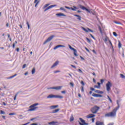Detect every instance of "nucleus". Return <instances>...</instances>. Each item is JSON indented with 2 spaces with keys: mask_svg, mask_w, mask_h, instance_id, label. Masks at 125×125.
Segmentation results:
<instances>
[{
  "mask_svg": "<svg viewBox=\"0 0 125 125\" xmlns=\"http://www.w3.org/2000/svg\"><path fill=\"white\" fill-rule=\"evenodd\" d=\"M117 104L118 105V106L116 107L112 111H111V112L105 114L104 116L105 117H112V118L115 117L116 116L117 111L120 107V105L119 104V102L118 101H117Z\"/></svg>",
  "mask_w": 125,
  "mask_h": 125,
  "instance_id": "1",
  "label": "nucleus"
},
{
  "mask_svg": "<svg viewBox=\"0 0 125 125\" xmlns=\"http://www.w3.org/2000/svg\"><path fill=\"white\" fill-rule=\"evenodd\" d=\"M39 104V103H35L30 105L29 106V109H28V111L31 112L35 111L37 108H38V106H38Z\"/></svg>",
  "mask_w": 125,
  "mask_h": 125,
  "instance_id": "2",
  "label": "nucleus"
},
{
  "mask_svg": "<svg viewBox=\"0 0 125 125\" xmlns=\"http://www.w3.org/2000/svg\"><path fill=\"white\" fill-rule=\"evenodd\" d=\"M63 97L62 96L56 95H53V94L49 95L47 97V99L57 98L59 99H63Z\"/></svg>",
  "mask_w": 125,
  "mask_h": 125,
  "instance_id": "3",
  "label": "nucleus"
},
{
  "mask_svg": "<svg viewBox=\"0 0 125 125\" xmlns=\"http://www.w3.org/2000/svg\"><path fill=\"white\" fill-rule=\"evenodd\" d=\"M99 109H100L99 106L95 105L94 106V107L91 108L90 111H91V112H92V113L96 114Z\"/></svg>",
  "mask_w": 125,
  "mask_h": 125,
  "instance_id": "4",
  "label": "nucleus"
},
{
  "mask_svg": "<svg viewBox=\"0 0 125 125\" xmlns=\"http://www.w3.org/2000/svg\"><path fill=\"white\" fill-rule=\"evenodd\" d=\"M68 47H69V48L70 50H73L74 51V56H76V57H78V54H77L78 52H77L76 49H75L74 47H72L71 46V45H70V44H68Z\"/></svg>",
  "mask_w": 125,
  "mask_h": 125,
  "instance_id": "5",
  "label": "nucleus"
},
{
  "mask_svg": "<svg viewBox=\"0 0 125 125\" xmlns=\"http://www.w3.org/2000/svg\"><path fill=\"white\" fill-rule=\"evenodd\" d=\"M112 86V83L110 81H108L107 83L106 84V90L109 92L111 89V87Z\"/></svg>",
  "mask_w": 125,
  "mask_h": 125,
  "instance_id": "6",
  "label": "nucleus"
},
{
  "mask_svg": "<svg viewBox=\"0 0 125 125\" xmlns=\"http://www.w3.org/2000/svg\"><path fill=\"white\" fill-rule=\"evenodd\" d=\"M64 8L65 9H68V10H71L72 11H76V9H78V8H77V7H76L75 6H73V7H69L65 6L64 7Z\"/></svg>",
  "mask_w": 125,
  "mask_h": 125,
  "instance_id": "7",
  "label": "nucleus"
},
{
  "mask_svg": "<svg viewBox=\"0 0 125 125\" xmlns=\"http://www.w3.org/2000/svg\"><path fill=\"white\" fill-rule=\"evenodd\" d=\"M54 35H52V36H51L50 37H49L47 40L45 41L44 42H43V44H46L47 42H49L50 41H51L53 38H54Z\"/></svg>",
  "mask_w": 125,
  "mask_h": 125,
  "instance_id": "8",
  "label": "nucleus"
},
{
  "mask_svg": "<svg viewBox=\"0 0 125 125\" xmlns=\"http://www.w3.org/2000/svg\"><path fill=\"white\" fill-rule=\"evenodd\" d=\"M79 120L81 122V123L79 122V124L80 125H88V124L86 123L85 121L84 120H83L82 118H80Z\"/></svg>",
  "mask_w": 125,
  "mask_h": 125,
  "instance_id": "9",
  "label": "nucleus"
},
{
  "mask_svg": "<svg viewBox=\"0 0 125 125\" xmlns=\"http://www.w3.org/2000/svg\"><path fill=\"white\" fill-rule=\"evenodd\" d=\"M62 88V86H56V87H53L47 88V89H56V90H61Z\"/></svg>",
  "mask_w": 125,
  "mask_h": 125,
  "instance_id": "10",
  "label": "nucleus"
},
{
  "mask_svg": "<svg viewBox=\"0 0 125 125\" xmlns=\"http://www.w3.org/2000/svg\"><path fill=\"white\" fill-rule=\"evenodd\" d=\"M55 6H57V5L55 4V5H51L48 7H47L44 10V12H46L47 10L55 7Z\"/></svg>",
  "mask_w": 125,
  "mask_h": 125,
  "instance_id": "11",
  "label": "nucleus"
},
{
  "mask_svg": "<svg viewBox=\"0 0 125 125\" xmlns=\"http://www.w3.org/2000/svg\"><path fill=\"white\" fill-rule=\"evenodd\" d=\"M92 96H93L94 97H96V98H102L103 97V96L102 95L95 94V93H93V94H92Z\"/></svg>",
  "mask_w": 125,
  "mask_h": 125,
  "instance_id": "12",
  "label": "nucleus"
},
{
  "mask_svg": "<svg viewBox=\"0 0 125 125\" xmlns=\"http://www.w3.org/2000/svg\"><path fill=\"white\" fill-rule=\"evenodd\" d=\"M95 117V115L93 114H90L88 115L87 116H86V118L87 119H90V118H93Z\"/></svg>",
  "mask_w": 125,
  "mask_h": 125,
  "instance_id": "13",
  "label": "nucleus"
},
{
  "mask_svg": "<svg viewBox=\"0 0 125 125\" xmlns=\"http://www.w3.org/2000/svg\"><path fill=\"white\" fill-rule=\"evenodd\" d=\"M56 15L58 17H66V15H65L63 13H59L58 14H56Z\"/></svg>",
  "mask_w": 125,
  "mask_h": 125,
  "instance_id": "14",
  "label": "nucleus"
},
{
  "mask_svg": "<svg viewBox=\"0 0 125 125\" xmlns=\"http://www.w3.org/2000/svg\"><path fill=\"white\" fill-rule=\"evenodd\" d=\"M82 28L86 32H88L89 31V32H93V30H92L91 29H89L88 28H87V29H85L84 27H82Z\"/></svg>",
  "mask_w": 125,
  "mask_h": 125,
  "instance_id": "15",
  "label": "nucleus"
},
{
  "mask_svg": "<svg viewBox=\"0 0 125 125\" xmlns=\"http://www.w3.org/2000/svg\"><path fill=\"white\" fill-rule=\"evenodd\" d=\"M80 8L83 10H86L87 12H88V13H90V11L88 9L86 8V7H85L83 6H80Z\"/></svg>",
  "mask_w": 125,
  "mask_h": 125,
  "instance_id": "16",
  "label": "nucleus"
},
{
  "mask_svg": "<svg viewBox=\"0 0 125 125\" xmlns=\"http://www.w3.org/2000/svg\"><path fill=\"white\" fill-rule=\"evenodd\" d=\"M65 45H56L54 48V50H56L57 49V48H60V47H65Z\"/></svg>",
  "mask_w": 125,
  "mask_h": 125,
  "instance_id": "17",
  "label": "nucleus"
},
{
  "mask_svg": "<svg viewBox=\"0 0 125 125\" xmlns=\"http://www.w3.org/2000/svg\"><path fill=\"white\" fill-rule=\"evenodd\" d=\"M59 64V62L57 61L53 65L51 66V68H53L54 67H56V66H57Z\"/></svg>",
  "mask_w": 125,
  "mask_h": 125,
  "instance_id": "18",
  "label": "nucleus"
},
{
  "mask_svg": "<svg viewBox=\"0 0 125 125\" xmlns=\"http://www.w3.org/2000/svg\"><path fill=\"white\" fill-rule=\"evenodd\" d=\"M110 40L108 38V37H105L104 39V42L105 43H107V42H109Z\"/></svg>",
  "mask_w": 125,
  "mask_h": 125,
  "instance_id": "19",
  "label": "nucleus"
},
{
  "mask_svg": "<svg viewBox=\"0 0 125 125\" xmlns=\"http://www.w3.org/2000/svg\"><path fill=\"white\" fill-rule=\"evenodd\" d=\"M96 125H104V123L103 122L98 121L96 122Z\"/></svg>",
  "mask_w": 125,
  "mask_h": 125,
  "instance_id": "20",
  "label": "nucleus"
},
{
  "mask_svg": "<svg viewBox=\"0 0 125 125\" xmlns=\"http://www.w3.org/2000/svg\"><path fill=\"white\" fill-rule=\"evenodd\" d=\"M95 93H99V94H103L104 92L102 91L98 90H95L94 91Z\"/></svg>",
  "mask_w": 125,
  "mask_h": 125,
  "instance_id": "21",
  "label": "nucleus"
},
{
  "mask_svg": "<svg viewBox=\"0 0 125 125\" xmlns=\"http://www.w3.org/2000/svg\"><path fill=\"white\" fill-rule=\"evenodd\" d=\"M74 16L75 17H78L77 19L79 21H81V17L79 15H77V14H75L74 15Z\"/></svg>",
  "mask_w": 125,
  "mask_h": 125,
  "instance_id": "22",
  "label": "nucleus"
},
{
  "mask_svg": "<svg viewBox=\"0 0 125 125\" xmlns=\"http://www.w3.org/2000/svg\"><path fill=\"white\" fill-rule=\"evenodd\" d=\"M57 123V122H51L48 123V124L50 125H55V124Z\"/></svg>",
  "mask_w": 125,
  "mask_h": 125,
  "instance_id": "23",
  "label": "nucleus"
},
{
  "mask_svg": "<svg viewBox=\"0 0 125 125\" xmlns=\"http://www.w3.org/2000/svg\"><path fill=\"white\" fill-rule=\"evenodd\" d=\"M17 76V74H15L13 76H10L8 78V79H11Z\"/></svg>",
  "mask_w": 125,
  "mask_h": 125,
  "instance_id": "24",
  "label": "nucleus"
},
{
  "mask_svg": "<svg viewBox=\"0 0 125 125\" xmlns=\"http://www.w3.org/2000/svg\"><path fill=\"white\" fill-rule=\"evenodd\" d=\"M74 120H75V119H74L73 116V115H71V116H70V122H72V121H74Z\"/></svg>",
  "mask_w": 125,
  "mask_h": 125,
  "instance_id": "25",
  "label": "nucleus"
},
{
  "mask_svg": "<svg viewBox=\"0 0 125 125\" xmlns=\"http://www.w3.org/2000/svg\"><path fill=\"white\" fill-rule=\"evenodd\" d=\"M58 107V105H52V106H50V108H51V109H55V108H57Z\"/></svg>",
  "mask_w": 125,
  "mask_h": 125,
  "instance_id": "26",
  "label": "nucleus"
},
{
  "mask_svg": "<svg viewBox=\"0 0 125 125\" xmlns=\"http://www.w3.org/2000/svg\"><path fill=\"white\" fill-rule=\"evenodd\" d=\"M98 28H99V31L100 32V33H101L102 35H103V32L102 31V28L100 26H99Z\"/></svg>",
  "mask_w": 125,
  "mask_h": 125,
  "instance_id": "27",
  "label": "nucleus"
},
{
  "mask_svg": "<svg viewBox=\"0 0 125 125\" xmlns=\"http://www.w3.org/2000/svg\"><path fill=\"white\" fill-rule=\"evenodd\" d=\"M118 42H119L118 47L119 48H121L122 47V43L120 41H118Z\"/></svg>",
  "mask_w": 125,
  "mask_h": 125,
  "instance_id": "28",
  "label": "nucleus"
},
{
  "mask_svg": "<svg viewBox=\"0 0 125 125\" xmlns=\"http://www.w3.org/2000/svg\"><path fill=\"white\" fill-rule=\"evenodd\" d=\"M59 110H60L59 108H58V109H55V110H53V111H52V113H56L58 112Z\"/></svg>",
  "mask_w": 125,
  "mask_h": 125,
  "instance_id": "29",
  "label": "nucleus"
},
{
  "mask_svg": "<svg viewBox=\"0 0 125 125\" xmlns=\"http://www.w3.org/2000/svg\"><path fill=\"white\" fill-rule=\"evenodd\" d=\"M35 72H36L35 68L33 67V69H32V74H34L35 73Z\"/></svg>",
  "mask_w": 125,
  "mask_h": 125,
  "instance_id": "30",
  "label": "nucleus"
},
{
  "mask_svg": "<svg viewBox=\"0 0 125 125\" xmlns=\"http://www.w3.org/2000/svg\"><path fill=\"white\" fill-rule=\"evenodd\" d=\"M0 114L1 115H4L5 114V111H3V110H0Z\"/></svg>",
  "mask_w": 125,
  "mask_h": 125,
  "instance_id": "31",
  "label": "nucleus"
},
{
  "mask_svg": "<svg viewBox=\"0 0 125 125\" xmlns=\"http://www.w3.org/2000/svg\"><path fill=\"white\" fill-rule=\"evenodd\" d=\"M120 77L122 79H125V76L123 74H120Z\"/></svg>",
  "mask_w": 125,
  "mask_h": 125,
  "instance_id": "32",
  "label": "nucleus"
},
{
  "mask_svg": "<svg viewBox=\"0 0 125 125\" xmlns=\"http://www.w3.org/2000/svg\"><path fill=\"white\" fill-rule=\"evenodd\" d=\"M104 81H105L104 79H101L100 80L101 84H103Z\"/></svg>",
  "mask_w": 125,
  "mask_h": 125,
  "instance_id": "33",
  "label": "nucleus"
},
{
  "mask_svg": "<svg viewBox=\"0 0 125 125\" xmlns=\"http://www.w3.org/2000/svg\"><path fill=\"white\" fill-rule=\"evenodd\" d=\"M49 5H50V4H46L43 6V8H46L47 7V6H48Z\"/></svg>",
  "mask_w": 125,
  "mask_h": 125,
  "instance_id": "34",
  "label": "nucleus"
},
{
  "mask_svg": "<svg viewBox=\"0 0 125 125\" xmlns=\"http://www.w3.org/2000/svg\"><path fill=\"white\" fill-rule=\"evenodd\" d=\"M17 95H18V94H17V93L15 95V97L14 98V101H16V99H17Z\"/></svg>",
  "mask_w": 125,
  "mask_h": 125,
  "instance_id": "35",
  "label": "nucleus"
},
{
  "mask_svg": "<svg viewBox=\"0 0 125 125\" xmlns=\"http://www.w3.org/2000/svg\"><path fill=\"white\" fill-rule=\"evenodd\" d=\"M86 40L87 41L88 43H90L91 42L90 40L88 38H86Z\"/></svg>",
  "mask_w": 125,
  "mask_h": 125,
  "instance_id": "36",
  "label": "nucleus"
},
{
  "mask_svg": "<svg viewBox=\"0 0 125 125\" xmlns=\"http://www.w3.org/2000/svg\"><path fill=\"white\" fill-rule=\"evenodd\" d=\"M107 98L108 99V100H109V101L110 102V103H112V101L111 100V99H110V98L109 97V96H107Z\"/></svg>",
  "mask_w": 125,
  "mask_h": 125,
  "instance_id": "37",
  "label": "nucleus"
},
{
  "mask_svg": "<svg viewBox=\"0 0 125 125\" xmlns=\"http://www.w3.org/2000/svg\"><path fill=\"white\" fill-rule=\"evenodd\" d=\"M90 35L91 36V37H92V38L93 39H94V40H96V39L95 38V37L92 35V34H90Z\"/></svg>",
  "mask_w": 125,
  "mask_h": 125,
  "instance_id": "38",
  "label": "nucleus"
},
{
  "mask_svg": "<svg viewBox=\"0 0 125 125\" xmlns=\"http://www.w3.org/2000/svg\"><path fill=\"white\" fill-rule=\"evenodd\" d=\"M113 35H114L115 37H117L118 35H117V34L115 32H114L113 33Z\"/></svg>",
  "mask_w": 125,
  "mask_h": 125,
  "instance_id": "39",
  "label": "nucleus"
},
{
  "mask_svg": "<svg viewBox=\"0 0 125 125\" xmlns=\"http://www.w3.org/2000/svg\"><path fill=\"white\" fill-rule=\"evenodd\" d=\"M70 66L71 67H72V68H74V69H76V66L75 65H74L73 64H71Z\"/></svg>",
  "mask_w": 125,
  "mask_h": 125,
  "instance_id": "40",
  "label": "nucleus"
},
{
  "mask_svg": "<svg viewBox=\"0 0 125 125\" xmlns=\"http://www.w3.org/2000/svg\"><path fill=\"white\" fill-rule=\"evenodd\" d=\"M60 10H62V11H66V10L64 9V8H63V7H61L60 8Z\"/></svg>",
  "mask_w": 125,
  "mask_h": 125,
  "instance_id": "41",
  "label": "nucleus"
},
{
  "mask_svg": "<svg viewBox=\"0 0 125 125\" xmlns=\"http://www.w3.org/2000/svg\"><path fill=\"white\" fill-rule=\"evenodd\" d=\"M60 70H56V71H55L54 72V74H56V73H60Z\"/></svg>",
  "mask_w": 125,
  "mask_h": 125,
  "instance_id": "42",
  "label": "nucleus"
},
{
  "mask_svg": "<svg viewBox=\"0 0 125 125\" xmlns=\"http://www.w3.org/2000/svg\"><path fill=\"white\" fill-rule=\"evenodd\" d=\"M39 2H40V1H38L37 3H36V4L35 5V7H36V6H37V5Z\"/></svg>",
  "mask_w": 125,
  "mask_h": 125,
  "instance_id": "43",
  "label": "nucleus"
},
{
  "mask_svg": "<svg viewBox=\"0 0 125 125\" xmlns=\"http://www.w3.org/2000/svg\"><path fill=\"white\" fill-rule=\"evenodd\" d=\"M94 88H101L100 87H99L98 85H94Z\"/></svg>",
  "mask_w": 125,
  "mask_h": 125,
  "instance_id": "44",
  "label": "nucleus"
},
{
  "mask_svg": "<svg viewBox=\"0 0 125 125\" xmlns=\"http://www.w3.org/2000/svg\"><path fill=\"white\" fill-rule=\"evenodd\" d=\"M16 115V113H14L9 114V115H10V116H11V115Z\"/></svg>",
  "mask_w": 125,
  "mask_h": 125,
  "instance_id": "45",
  "label": "nucleus"
},
{
  "mask_svg": "<svg viewBox=\"0 0 125 125\" xmlns=\"http://www.w3.org/2000/svg\"><path fill=\"white\" fill-rule=\"evenodd\" d=\"M81 83L82 84L83 86L84 85V83H83V81H81Z\"/></svg>",
  "mask_w": 125,
  "mask_h": 125,
  "instance_id": "46",
  "label": "nucleus"
},
{
  "mask_svg": "<svg viewBox=\"0 0 125 125\" xmlns=\"http://www.w3.org/2000/svg\"><path fill=\"white\" fill-rule=\"evenodd\" d=\"M101 83H97V84L98 85V86H99V87H100V88L101 87Z\"/></svg>",
  "mask_w": 125,
  "mask_h": 125,
  "instance_id": "47",
  "label": "nucleus"
},
{
  "mask_svg": "<svg viewBox=\"0 0 125 125\" xmlns=\"http://www.w3.org/2000/svg\"><path fill=\"white\" fill-rule=\"evenodd\" d=\"M114 22H115L116 24H121V23L119 22V21H114Z\"/></svg>",
  "mask_w": 125,
  "mask_h": 125,
  "instance_id": "48",
  "label": "nucleus"
},
{
  "mask_svg": "<svg viewBox=\"0 0 125 125\" xmlns=\"http://www.w3.org/2000/svg\"><path fill=\"white\" fill-rule=\"evenodd\" d=\"M85 49L88 52H90L89 50L86 47H85Z\"/></svg>",
  "mask_w": 125,
  "mask_h": 125,
  "instance_id": "49",
  "label": "nucleus"
},
{
  "mask_svg": "<svg viewBox=\"0 0 125 125\" xmlns=\"http://www.w3.org/2000/svg\"><path fill=\"white\" fill-rule=\"evenodd\" d=\"M27 25H28V29H30V25H29V23H28V21H27Z\"/></svg>",
  "mask_w": 125,
  "mask_h": 125,
  "instance_id": "50",
  "label": "nucleus"
},
{
  "mask_svg": "<svg viewBox=\"0 0 125 125\" xmlns=\"http://www.w3.org/2000/svg\"><path fill=\"white\" fill-rule=\"evenodd\" d=\"M81 91H82V92H83L84 91V89H83V86H82Z\"/></svg>",
  "mask_w": 125,
  "mask_h": 125,
  "instance_id": "51",
  "label": "nucleus"
},
{
  "mask_svg": "<svg viewBox=\"0 0 125 125\" xmlns=\"http://www.w3.org/2000/svg\"><path fill=\"white\" fill-rule=\"evenodd\" d=\"M26 65L25 64H23V66H22V69H24L26 67Z\"/></svg>",
  "mask_w": 125,
  "mask_h": 125,
  "instance_id": "52",
  "label": "nucleus"
},
{
  "mask_svg": "<svg viewBox=\"0 0 125 125\" xmlns=\"http://www.w3.org/2000/svg\"><path fill=\"white\" fill-rule=\"evenodd\" d=\"M12 47H13V48H15V43H13Z\"/></svg>",
  "mask_w": 125,
  "mask_h": 125,
  "instance_id": "53",
  "label": "nucleus"
},
{
  "mask_svg": "<svg viewBox=\"0 0 125 125\" xmlns=\"http://www.w3.org/2000/svg\"><path fill=\"white\" fill-rule=\"evenodd\" d=\"M92 51L93 53H94L95 54H97V53H96V51H95V50H92Z\"/></svg>",
  "mask_w": 125,
  "mask_h": 125,
  "instance_id": "54",
  "label": "nucleus"
},
{
  "mask_svg": "<svg viewBox=\"0 0 125 125\" xmlns=\"http://www.w3.org/2000/svg\"><path fill=\"white\" fill-rule=\"evenodd\" d=\"M78 72H79L81 73H83V71H82L80 69H78Z\"/></svg>",
  "mask_w": 125,
  "mask_h": 125,
  "instance_id": "55",
  "label": "nucleus"
},
{
  "mask_svg": "<svg viewBox=\"0 0 125 125\" xmlns=\"http://www.w3.org/2000/svg\"><path fill=\"white\" fill-rule=\"evenodd\" d=\"M70 85L72 86V87L74 86V83H70Z\"/></svg>",
  "mask_w": 125,
  "mask_h": 125,
  "instance_id": "56",
  "label": "nucleus"
},
{
  "mask_svg": "<svg viewBox=\"0 0 125 125\" xmlns=\"http://www.w3.org/2000/svg\"><path fill=\"white\" fill-rule=\"evenodd\" d=\"M90 90H91V91H94L95 89L94 88H93V87H91L90 88Z\"/></svg>",
  "mask_w": 125,
  "mask_h": 125,
  "instance_id": "57",
  "label": "nucleus"
},
{
  "mask_svg": "<svg viewBox=\"0 0 125 125\" xmlns=\"http://www.w3.org/2000/svg\"><path fill=\"white\" fill-rule=\"evenodd\" d=\"M109 43L110 44V45H111V46L113 47L112 43V42H111V41H110V40L109 41Z\"/></svg>",
  "mask_w": 125,
  "mask_h": 125,
  "instance_id": "58",
  "label": "nucleus"
},
{
  "mask_svg": "<svg viewBox=\"0 0 125 125\" xmlns=\"http://www.w3.org/2000/svg\"><path fill=\"white\" fill-rule=\"evenodd\" d=\"M65 93H66V91H65V90L62 91V94H65Z\"/></svg>",
  "mask_w": 125,
  "mask_h": 125,
  "instance_id": "59",
  "label": "nucleus"
},
{
  "mask_svg": "<svg viewBox=\"0 0 125 125\" xmlns=\"http://www.w3.org/2000/svg\"><path fill=\"white\" fill-rule=\"evenodd\" d=\"M2 118H3L4 120L6 119L5 116H2Z\"/></svg>",
  "mask_w": 125,
  "mask_h": 125,
  "instance_id": "60",
  "label": "nucleus"
},
{
  "mask_svg": "<svg viewBox=\"0 0 125 125\" xmlns=\"http://www.w3.org/2000/svg\"><path fill=\"white\" fill-rule=\"evenodd\" d=\"M95 118H93L92 119V122L94 123V121H95Z\"/></svg>",
  "mask_w": 125,
  "mask_h": 125,
  "instance_id": "61",
  "label": "nucleus"
},
{
  "mask_svg": "<svg viewBox=\"0 0 125 125\" xmlns=\"http://www.w3.org/2000/svg\"><path fill=\"white\" fill-rule=\"evenodd\" d=\"M39 1V0H34V3H37L38 1Z\"/></svg>",
  "mask_w": 125,
  "mask_h": 125,
  "instance_id": "62",
  "label": "nucleus"
},
{
  "mask_svg": "<svg viewBox=\"0 0 125 125\" xmlns=\"http://www.w3.org/2000/svg\"><path fill=\"white\" fill-rule=\"evenodd\" d=\"M108 125H114V123H110Z\"/></svg>",
  "mask_w": 125,
  "mask_h": 125,
  "instance_id": "63",
  "label": "nucleus"
},
{
  "mask_svg": "<svg viewBox=\"0 0 125 125\" xmlns=\"http://www.w3.org/2000/svg\"><path fill=\"white\" fill-rule=\"evenodd\" d=\"M38 124H31V125H37Z\"/></svg>",
  "mask_w": 125,
  "mask_h": 125,
  "instance_id": "64",
  "label": "nucleus"
}]
</instances>
